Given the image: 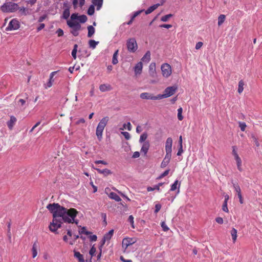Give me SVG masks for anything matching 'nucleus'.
<instances>
[{
  "instance_id": "9b49d317",
  "label": "nucleus",
  "mask_w": 262,
  "mask_h": 262,
  "mask_svg": "<svg viewBox=\"0 0 262 262\" xmlns=\"http://www.w3.org/2000/svg\"><path fill=\"white\" fill-rule=\"evenodd\" d=\"M143 68V64L142 62H139L137 63L134 67V71L136 75L140 74L142 72Z\"/></svg>"
},
{
  "instance_id": "774afa93",
  "label": "nucleus",
  "mask_w": 262,
  "mask_h": 262,
  "mask_svg": "<svg viewBox=\"0 0 262 262\" xmlns=\"http://www.w3.org/2000/svg\"><path fill=\"white\" fill-rule=\"evenodd\" d=\"M46 17H47L46 15H44L40 16L38 19V21L40 23L46 19Z\"/></svg>"
},
{
  "instance_id": "13d9d810",
  "label": "nucleus",
  "mask_w": 262,
  "mask_h": 262,
  "mask_svg": "<svg viewBox=\"0 0 262 262\" xmlns=\"http://www.w3.org/2000/svg\"><path fill=\"white\" fill-rule=\"evenodd\" d=\"M161 208V205L159 204H157L155 205V212L157 213Z\"/></svg>"
},
{
  "instance_id": "f257e3e1",
  "label": "nucleus",
  "mask_w": 262,
  "mask_h": 262,
  "mask_svg": "<svg viewBox=\"0 0 262 262\" xmlns=\"http://www.w3.org/2000/svg\"><path fill=\"white\" fill-rule=\"evenodd\" d=\"M47 208L53 214L52 222L49 226V230L52 232H55L61 228L63 222L73 223L78 213L75 208L68 209L55 203L48 204Z\"/></svg>"
},
{
  "instance_id": "79ce46f5",
  "label": "nucleus",
  "mask_w": 262,
  "mask_h": 262,
  "mask_svg": "<svg viewBox=\"0 0 262 262\" xmlns=\"http://www.w3.org/2000/svg\"><path fill=\"white\" fill-rule=\"evenodd\" d=\"M171 151L172 149H166V154L165 156V159H168L169 160H170L171 157Z\"/></svg>"
},
{
  "instance_id": "a211bd4d",
  "label": "nucleus",
  "mask_w": 262,
  "mask_h": 262,
  "mask_svg": "<svg viewBox=\"0 0 262 262\" xmlns=\"http://www.w3.org/2000/svg\"><path fill=\"white\" fill-rule=\"evenodd\" d=\"M149 147V143L148 142H144L141 149V152L146 155Z\"/></svg>"
},
{
  "instance_id": "393cba45",
  "label": "nucleus",
  "mask_w": 262,
  "mask_h": 262,
  "mask_svg": "<svg viewBox=\"0 0 262 262\" xmlns=\"http://www.w3.org/2000/svg\"><path fill=\"white\" fill-rule=\"evenodd\" d=\"M74 256L78 260L79 262H84L83 256L79 252L75 251Z\"/></svg>"
},
{
  "instance_id": "0e129e2a",
  "label": "nucleus",
  "mask_w": 262,
  "mask_h": 262,
  "mask_svg": "<svg viewBox=\"0 0 262 262\" xmlns=\"http://www.w3.org/2000/svg\"><path fill=\"white\" fill-rule=\"evenodd\" d=\"M172 16L173 14H172L165 15V22L167 21L170 17H172Z\"/></svg>"
},
{
  "instance_id": "c85d7f7f",
  "label": "nucleus",
  "mask_w": 262,
  "mask_h": 262,
  "mask_svg": "<svg viewBox=\"0 0 262 262\" xmlns=\"http://www.w3.org/2000/svg\"><path fill=\"white\" fill-rule=\"evenodd\" d=\"M150 53L149 51H147L141 59V60L143 62H148L150 60Z\"/></svg>"
},
{
  "instance_id": "a18cd8bd",
  "label": "nucleus",
  "mask_w": 262,
  "mask_h": 262,
  "mask_svg": "<svg viewBox=\"0 0 262 262\" xmlns=\"http://www.w3.org/2000/svg\"><path fill=\"white\" fill-rule=\"evenodd\" d=\"M239 126L241 128V130L243 132L245 130L246 127L247 126L246 123L239 122Z\"/></svg>"
},
{
  "instance_id": "8fccbe9b",
  "label": "nucleus",
  "mask_w": 262,
  "mask_h": 262,
  "mask_svg": "<svg viewBox=\"0 0 262 262\" xmlns=\"http://www.w3.org/2000/svg\"><path fill=\"white\" fill-rule=\"evenodd\" d=\"M56 33L57 34L58 37L62 36L64 34L63 31L60 28H59L57 30Z\"/></svg>"
},
{
  "instance_id": "4c0bfd02",
  "label": "nucleus",
  "mask_w": 262,
  "mask_h": 262,
  "mask_svg": "<svg viewBox=\"0 0 262 262\" xmlns=\"http://www.w3.org/2000/svg\"><path fill=\"white\" fill-rule=\"evenodd\" d=\"M183 109L182 107H180L178 110V118L179 120L182 121L183 119V116H182Z\"/></svg>"
},
{
  "instance_id": "09e8293b",
  "label": "nucleus",
  "mask_w": 262,
  "mask_h": 262,
  "mask_svg": "<svg viewBox=\"0 0 262 262\" xmlns=\"http://www.w3.org/2000/svg\"><path fill=\"white\" fill-rule=\"evenodd\" d=\"M96 251V248L93 246L90 249L89 253L91 255V257H93Z\"/></svg>"
},
{
  "instance_id": "603ef678",
  "label": "nucleus",
  "mask_w": 262,
  "mask_h": 262,
  "mask_svg": "<svg viewBox=\"0 0 262 262\" xmlns=\"http://www.w3.org/2000/svg\"><path fill=\"white\" fill-rule=\"evenodd\" d=\"M143 11H144L143 10H141L135 12L132 16V19H134L137 16H138L140 13H141Z\"/></svg>"
},
{
  "instance_id": "7c9ffc66",
  "label": "nucleus",
  "mask_w": 262,
  "mask_h": 262,
  "mask_svg": "<svg viewBox=\"0 0 262 262\" xmlns=\"http://www.w3.org/2000/svg\"><path fill=\"white\" fill-rule=\"evenodd\" d=\"M162 185H163V184L162 183H160L158 185H155L152 187H147V190L148 191H151L154 190H159L160 186H162Z\"/></svg>"
},
{
  "instance_id": "338daca9",
  "label": "nucleus",
  "mask_w": 262,
  "mask_h": 262,
  "mask_svg": "<svg viewBox=\"0 0 262 262\" xmlns=\"http://www.w3.org/2000/svg\"><path fill=\"white\" fill-rule=\"evenodd\" d=\"M120 259L123 262H133L130 259H125L123 256H121Z\"/></svg>"
},
{
  "instance_id": "c9c22d12",
  "label": "nucleus",
  "mask_w": 262,
  "mask_h": 262,
  "mask_svg": "<svg viewBox=\"0 0 262 262\" xmlns=\"http://www.w3.org/2000/svg\"><path fill=\"white\" fill-rule=\"evenodd\" d=\"M225 15L224 14H221L218 17V25L221 26L225 21Z\"/></svg>"
},
{
  "instance_id": "f03ea898",
  "label": "nucleus",
  "mask_w": 262,
  "mask_h": 262,
  "mask_svg": "<svg viewBox=\"0 0 262 262\" xmlns=\"http://www.w3.org/2000/svg\"><path fill=\"white\" fill-rule=\"evenodd\" d=\"M68 26L71 28L70 31L74 36H77L79 35V31L81 30L80 24L76 21L67 20Z\"/></svg>"
},
{
  "instance_id": "dca6fc26",
  "label": "nucleus",
  "mask_w": 262,
  "mask_h": 262,
  "mask_svg": "<svg viewBox=\"0 0 262 262\" xmlns=\"http://www.w3.org/2000/svg\"><path fill=\"white\" fill-rule=\"evenodd\" d=\"M16 118L14 116H12L10 117V120L7 122L8 127L10 129H12L14 124L16 122Z\"/></svg>"
},
{
  "instance_id": "37998d69",
  "label": "nucleus",
  "mask_w": 262,
  "mask_h": 262,
  "mask_svg": "<svg viewBox=\"0 0 262 262\" xmlns=\"http://www.w3.org/2000/svg\"><path fill=\"white\" fill-rule=\"evenodd\" d=\"M147 133H144L142 134L140 136V139H139V142H141V143H142V142H144L146 140V139H147Z\"/></svg>"
},
{
  "instance_id": "c756f323",
  "label": "nucleus",
  "mask_w": 262,
  "mask_h": 262,
  "mask_svg": "<svg viewBox=\"0 0 262 262\" xmlns=\"http://www.w3.org/2000/svg\"><path fill=\"white\" fill-rule=\"evenodd\" d=\"M231 234L232 236V238L233 239V241L234 242H235L236 238H237V230L234 228H232L231 230Z\"/></svg>"
},
{
  "instance_id": "bb28decb",
  "label": "nucleus",
  "mask_w": 262,
  "mask_h": 262,
  "mask_svg": "<svg viewBox=\"0 0 262 262\" xmlns=\"http://www.w3.org/2000/svg\"><path fill=\"white\" fill-rule=\"evenodd\" d=\"M159 21H160L158 20V15H157L154 18V19L151 22L150 24L152 23H154L157 27H164V24H160Z\"/></svg>"
},
{
  "instance_id": "a19ab883",
  "label": "nucleus",
  "mask_w": 262,
  "mask_h": 262,
  "mask_svg": "<svg viewBox=\"0 0 262 262\" xmlns=\"http://www.w3.org/2000/svg\"><path fill=\"white\" fill-rule=\"evenodd\" d=\"M88 18L85 15H81L79 16L78 20L81 23H84L86 21Z\"/></svg>"
},
{
  "instance_id": "f3484780",
  "label": "nucleus",
  "mask_w": 262,
  "mask_h": 262,
  "mask_svg": "<svg viewBox=\"0 0 262 262\" xmlns=\"http://www.w3.org/2000/svg\"><path fill=\"white\" fill-rule=\"evenodd\" d=\"M112 89L110 84H102L99 86V90L102 92L110 91Z\"/></svg>"
},
{
  "instance_id": "412c9836",
  "label": "nucleus",
  "mask_w": 262,
  "mask_h": 262,
  "mask_svg": "<svg viewBox=\"0 0 262 262\" xmlns=\"http://www.w3.org/2000/svg\"><path fill=\"white\" fill-rule=\"evenodd\" d=\"M95 169L99 173H101V174H103L104 176H107L110 174L112 173V172L110 170L108 169H103V170H101L100 169H99V168H95Z\"/></svg>"
},
{
  "instance_id": "de8ad7c7",
  "label": "nucleus",
  "mask_w": 262,
  "mask_h": 262,
  "mask_svg": "<svg viewBox=\"0 0 262 262\" xmlns=\"http://www.w3.org/2000/svg\"><path fill=\"white\" fill-rule=\"evenodd\" d=\"M178 184V181L176 180L175 182L171 185L170 190L174 191L177 188V185Z\"/></svg>"
},
{
  "instance_id": "4d7b16f0",
  "label": "nucleus",
  "mask_w": 262,
  "mask_h": 262,
  "mask_svg": "<svg viewBox=\"0 0 262 262\" xmlns=\"http://www.w3.org/2000/svg\"><path fill=\"white\" fill-rule=\"evenodd\" d=\"M128 221L130 222V223L132 224V226L133 228H134V217L133 215H130L128 217Z\"/></svg>"
},
{
  "instance_id": "e2e57ef3",
  "label": "nucleus",
  "mask_w": 262,
  "mask_h": 262,
  "mask_svg": "<svg viewBox=\"0 0 262 262\" xmlns=\"http://www.w3.org/2000/svg\"><path fill=\"white\" fill-rule=\"evenodd\" d=\"M90 241L92 242H95L97 241V237L96 235H91L90 236Z\"/></svg>"
},
{
  "instance_id": "f8f14e48",
  "label": "nucleus",
  "mask_w": 262,
  "mask_h": 262,
  "mask_svg": "<svg viewBox=\"0 0 262 262\" xmlns=\"http://www.w3.org/2000/svg\"><path fill=\"white\" fill-rule=\"evenodd\" d=\"M172 73V69L170 64L165 63V77H169Z\"/></svg>"
},
{
  "instance_id": "0eeeda50",
  "label": "nucleus",
  "mask_w": 262,
  "mask_h": 262,
  "mask_svg": "<svg viewBox=\"0 0 262 262\" xmlns=\"http://www.w3.org/2000/svg\"><path fill=\"white\" fill-rule=\"evenodd\" d=\"M178 90V86L173 85L171 86H168L165 89V98L169 97L173 95Z\"/></svg>"
},
{
  "instance_id": "4be33fe9",
  "label": "nucleus",
  "mask_w": 262,
  "mask_h": 262,
  "mask_svg": "<svg viewBox=\"0 0 262 262\" xmlns=\"http://www.w3.org/2000/svg\"><path fill=\"white\" fill-rule=\"evenodd\" d=\"M103 130L104 129L99 127V126H97L96 128V135L99 140H100L102 138V133L103 132Z\"/></svg>"
},
{
  "instance_id": "864d4df0",
  "label": "nucleus",
  "mask_w": 262,
  "mask_h": 262,
  "mask_svg": "<svg viewBox=\"0 0 262 262\" xmlns=\"http://www.w3.org/2000/svg\"><path fill=\"white\" fill-rule=\"evenodd\" d=\"M123 127L127 128L128 130H130L132 129V125L130 122H128L127 124H124Z\"/></svg>"
},
{
  "instance_id": "052dcab7",
  "label": "nucleus",
  "mask_w": 262,
  "mask_h": 262,
  "mask_svg": "<svg viewBox=\"0 0 262 262\" xmlns=\"http://www.w3.org/2000/svg\"><path fill=\"white\" fill-rule=\"evenodd\" d=\"M183 152V146H179L178 151L177 152V156H179L182 155Z\"/></svg>"
},
{
  "instance_id": "e433bc0d",
  "label": "nucleus",
  "mask_w": 262,
  "mask_h": 262,
  "mask_svg": "<svg viewBox=\"0 0 262 262\" xmlns=\"http://www.w3.org/2000/svg\"><path fill=\"white\" fill-rule=\"evenodd\" d=\"M95 12V8L93 5H91L88 10V14L89 15H92Z\"/></svg>"
},
{
  "instance_id": "c03bdc74",
  "label": "nucleus",
  "mask_w": 262,
  "mask_h": 262,
  "mask_svg": "<svg viewBox=\"0 0 262 262\" xmlns=\"http://www.w3.org/2000/svg\"><path fill=\"white\" fill-rule=\"evenodd\" d=\"M222 210L226 212H229V210H228V208L227 207V202H226V201H224V203H223V204L222 206Z\"/></svg>"
},
{
  "instance_id": "3c124183",
  "label": "nucleus",
  "mask_w": 262,
  "mask_h": 262,
  "mask_svg": "<svg viewBox=\"0 0 262 262\" xmlns=\"http://www.w3.org/2000/svg\"><path fill=\"white\" fill-rule=\"evenodd\" d=\"M78 14L77 13H73L71 16V20L72 21H74L76 19L78 20Z\"/></svg>"
},
{
  "instance_id": "b1692460",
  "label": "nucleus",
  "mask_w": 262,
  "mask_h": 262,
  "mask_svg": "<svg viewBox=\"0 0 262 262\" xmlns=\"http://www.w3.org/2000/svg\"><path fill=\"white\" fill-rule=\"evenodd\" d=\"M93 5L97 7V10H99L102 7L103 0H92Z\"/></svg>"
},
{
  "instance_id": "473e14b6",
  "label": "nucleus",
  "mask_w": 262,
  "mask_h": 262,
  "mask_svg": "<svg viewBox=\"0 0 262 262\" xmlns=\"http://www.w3.org/2000/svg\"><path fill=\"white\" fill-rule=\"evenodd\" d=\"M70 15V10L68 8L66 9L62 14V18L67 19Z\"/></svg>"
},
{
  "instance_id": "bf43d9fd",
  "label": "nucleus",
  "mask_w": 262,
  "mask_h": 262,
  "mask_svg": "<svg viewBox=\"0 0 262 262\" xmlns=\"http://www.w3.org/2000/svg\"><path fill=\"white\" fill-rule=\"evenodd\" d=\"M203 42L201 41H199V42H197L195 45V48L196 50L200 49L202 47V46H203Z\"/></svg>"
},
{
  "instance_id": "6e6552de",
  "label": "nucleus",
  "mask_w": 262,
  "mask_h": 262,
  "mask_svg": "<svg viewBox=\"0 0 262 262\" xmlns=\"http://www.w3.org/2000/svg\"><path fill=\"white\" fill-rule=\"evenodd\" d=\"M232 184H233V188L234 190L237 193V195L238 198H239V203L242 204L244 203V200L242 195L241 189L237 183H235L233 181H232Z\"/></svg>"
},
{
  "instance_id": "cd10ccee",
  "label": "nucleus",
  "mask_w": 262,
  "mask_h": 262,
  "mask_svg": "<svg viewBox=\"0 0 262 262\" xmlns=\"http://www.w3.org/2000/svg\"><path fill=\"white\" fill-rule=\"evenodd\" d=\"M114 234V230H111L105 234L103 236V238L106 241H109L111 239Z\"/></svg>"
},
{
  "instance_id": "2f4dec72",
  "label": "nucleus",
  "mask_w": 262,
  "mask_h": 262,
  "mask_svg": "<svg viewBox=\"0 0 262 262\" xmlns=\"http://www.w3.org/2000/svg\"><path fill=\"white\" fill-rule=\"evenodd\" d=\"M37 244L36 243H34L33 245L32 249L33 258H35L37 255Z\"/></svg>"
},
{
  "instance_id": "5701e85b",
  "label": "nucleus",
  "mask_w": 262,
  "mask_h": 262,
  "mask_svg": "<svg viewBox=\"0 0 262 262\" xmlns=\"http://www.w3.org/2000/svg\"><path fill=\"white\" fill-rule=\"evenodd\" d=\"M172 144V139L171 138L169 137L167 139L166 141L165 149H171Z\"/></svg>"
},
{
  "instance_id": "2eb2a0df",
  "label": "nucleus",
  "mask_w": 262,
  "mask_h": 262,
  "mask_svg": "<svg viewBox=\"0 0 262 262\" xmlns=\"http://www.w3.org/2000/svg\"><path fill=\"white\" fill-rule=\"evenodd\" d=\"M57 73L56 71L52 72L50 75V79L49 81L47 83V86L45 87L46 89H48L52 86L53 82L54 81L53 77L55 74Z\"/></svg>"
},
{
  "instance_id": "72a5a7b5",
  "label": "nucleus",
  "mask_w": 262,
  "mask_h": 262,
  "mask_svg": "<svg viewBox=\"0 0 262 262\" xmlns=\"http://www.w3.org/2000/svg\"><path fill=\"white\" fill-rule=\"evenodd\" d=\"M244 81L242 80H240L239 81V82H238V90H237V92L239 94L241 93L243 91V90H244L243 86H244Z\"/></svg>"
},
{
  "instance_id": "1a4fd4ad",
  "label": "nucleus",
  "mask_w": 262,
  "mask_h": 262,
  "mask_svg": "<svg viewBox=\"0 0 262 262\" xmlns=\"http://www.w3.org/2000/svg\"><path fill=\"white\" fill-rule=\"evenodd\" d=\"M232 154L234 157L235 160H236L237 169L238 170L241 171L242 170V160L240 157L238 156L236 151L235 149V146H233Z\"/></svg>"
},
{
  "instance_id": "aec40b11",
  "label": "nucleus",
  "mask_w": 262,
  "mask_h": 262,
  "mask_svg": "<svg viewBox=\"0 0 262 262\" xmlns=\"http://www.w3.org/2000/svg\"><path fill=\"white\" fill-rule=\"evenodd\" d=\"M160 6L159 4H155L149 7L146 11L145 14L146 15L149 14L155 10Z\"/></svg>"
},
{
  "instance_id": "20e7f679",
  "label": "nucleus",
  "mask_w": 262,
  "mask_h": 262,
  "mask_svg": "<svg viewBox=\"0 0 262 262\" xmlns=\"http://www.w3.org/2000/svg\"><path fill=\"white\" fill-rule=\"evenodd\" d=\"M127 50L129 52L134 53L138 49V45L134 38L128 39L126 42Z\"/></svg>"
},
{
  "instance_id": "ea45409f",
  "label": "nucleus",
  "mask_w": 262,
  "mask_h": 262,
  "mask_svg": "<svg viewBox=\"0 0 262 262\" xmlns=\"http://www.w3.org/2000/svg\"><path fill=\"white\" fill-rule=\"evenodd\" d=\"M98 43V42L94 40H90L89 41V44L90 47H91L93 49H95Z\"/></svg>"
},
{
  "instance_id": "9d476101",
  "label": "nucleus",
  "mask_w": 262,
  "mask_h": 262,
  "mask_svg": "<svg viewBox=\"0 0 262 262\" xmlns=\"http://www.w3.org/2000/svg\"><path fill=\"white\" fill-rule=\"evenodd\" d=\"M134 240L131 238H124L122 241V247L126 249L128 246L133 244Z\"/></svg>"
},
{
  "instance_id": "680f3d73",
  "label": "nucleus",
  "mask_w": 262,
  "mask_h": 262,
  "mask_svg": "<svg viewBox=\"0 0 262 262\" xmlns=\"http://www.w3.org/2000/svg\"><path fill=\"white\" fill-rule=\"evenodd\" d=\"M95 164H102L104 165H107V163L105 161L103 160H97L95 162Z\"/></svg>"
},
{
  "instance_id": "69168bd1",
  "label": "nucleus",
  "mask_w": 262,
  "mask_h": 262,
  "mask_svg": "<svg viewBox=\"0 0 262 262\" xmlns=\"http://www.w3.org/2000/svg\"><path fill=\"white\" fill-rule=\"evenodd\" d=\"M101 217L103 220V222L105 223V224H106V215L104 213H101Z\"/></svg>"
},
{
  "instance_id": "39448f33",
  "label": "nucleus",
  "mask_w": 262,
  "mask_h": 262,
  "mask_svg": "<svg viewBox=\"0 0 262 262\" xmlns=\"http://www.w3.org/2000/svg\"><path fill=\"white\" fill-rule=\"evenodd\" d=\"M140 97L142 99L158 100L164 98V94H160L157 96H154L150 93L144 92L140 94Z\"/></svg>"
},
{
  "instance_id": "58836bf2",
  "label": "nucleus",
  "mask_w": 262,
  "mask_h": 262,
  "mask_svg": "<svg viewBox=\"0 0 262 262\" xmlns=\"http://www.w3.org/2000/svg\"><path fill=\"white\" fill-rule=\"evenodd\" d=\"M78 45L75 44L74 46V48L72 51V56L74 59L76 58V53L77 51Z\"/></svg>"
},
{
  "instance_id": "4468645a",
  "label": "nucleus",
  "mask_w": 262,
  "mask_h": 262,
  "mask_svg": "<svg viewBox=\"0 0 262 262\" xmlns=\"http://www.w3.org/2000/svg\"><path fill=\"white\" fill-rule=\"evenodd\" d=\"M109 118L108 117H103L99 122L98 124V126L99 127L104 129V127L106 125L107 122L108 121Z\"/></svg>"
},
{
  "instance_id": "7ed1b4c3",
  "label": "nucleus",
  "mask_w": 262,
  "mask_h": 262,
  "mask_svg": "<svg viewBox=\"0 0 262 262\" xmlns=\"http://www.w3.org/2000/svg\"><path fill=\"white\" fill-rule=\"evenodd\" d=\"M19 8L18 5L12 2H7L1 7V10L4 12H14Z\"/></svg>"
},
{
  "instance_id": "a878e982",
  "label": "nucleus",
  "mask_w": 262,
  "mask_h": 262,
  "mask_svg": "<svg viewBox=\"0 0 262 262\" xmlns=\"http://www.w3.org/2000/svg\"><path fill=\"white\" fill-rule=\"evenodd\" d=\"M88 37H91L95 33V29L92 26H89L88 27Z\"/></svg>"
},
{
  "instance_id": "5fc2aeb1",
  "label": "nucleus",
  "mask_w": 262,
  "mask_h": 262,
  "mask_svg": "<svg viewBox=\"0 0 262 262\" xmlns=\"http://www.w3.org/2000/svg\"><path fill=\"white\" fill-rule=\"evenodd\" d=\"M215 221L219 224H223L224 223L223 219L221 217H217L215 218Z\"/></svg>"
},
{
  "instance_id": "ddd939ff",
  "label": "nucleus",
  "mask_w": 262,
  "mask_h": 262,
  "mask_svg": "<svg viewBox=\"0 0 262 262\" xmlns=\"http://www.w3.org/2000/svg\"><path fill=\"white\" fill-rule=\"evenodd\" d=\"M109 118L108 117H103L99 122L98 124V126L99 127L104 129V127L106 125L107 122L108 121Z\"/></svg>"
},
{
  "instance_id": "6ab92c4d",
  "label": "nucleus",
  "mask_w": 262,
  "mask_h": 262,
  "mask_svg": "<svg viewBox=\"0 0 262 262\" xmlns=\"http://www.w3.org/2000/svg\"><path fill=\"white\" fill-rule=\"evenodd\" d=\"M108 195L110 198L113 199L117 202H120L121 201V199L119 197V196L114 192H111L110 193V194H108Z\"/></svg>"
},
{
  "instance_id": "423d86ee",
  "label": "nucleus",
  "mask_w": 262,
  "mask_h": 262,
  "mask_svg": "<svg viewBox=\"0 0 262 262\" xmlns=\"http://www.w3.org/2000/svg\"><path fill=\"white\" fill-rule=\"evenodd\" d=\"M19 22L16 19H12L9 23L8 26L6 28L7 31L15 30L19 28Z\"/></svg>"
},
{
  "instance_id": "6e6d98bb",
  "label": "nucleus",
  "mask_w": 262,
  "mask_h": 262,
  "mask_svg": "<svg viewBox=\"0 0 262 262\" xmlns=\"http://www.w3.org/2000/svg\"><path fill=\"white\" fill-rule=\"evenodd\" d=\"M121 133H122V134H123V135L124 136V137L126 139L128 140L130 139V134L128 132H122Z\"/></svg>"
},
{
  "instance_id": "f704fd0d",
  "label": "nucleus",
  "mask_w": 262,
  "mask_h": 262,
  "mask_svg": "<svg viewBox=\"0 0 262 262\" xmlns=\"http://www.w3.org/2000/svg\"><path fill=\"white\" fill-rule=\"evenodd\" d=\"M118 53V50L115 51V52L113 54V59H112V63L113 64H116L118 62L117 56Z\"/></svg>"
},
{
  "instance_id": "49530a36",
  "label": "nucleus",
  "mask_w": 262,
  "mask_h": 262,
  "mask_svg": "<svg viewBox=\"0 0 262 262\" xmlns=\"http://www.w3.org/2000/svg\"><path fill=\"white\" fill-rule=\"evenodd\" d=\"M80 234H84L85 235H90L91 233L89 231H86L85 227H83L81 228V231H79Z\"/></svg>"
}]
</instances>
